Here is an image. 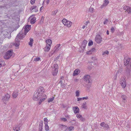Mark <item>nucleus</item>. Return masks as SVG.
I'll use <instances>...</instances> for the list:
<instances>
[{"label": "nucleus", "mask_w": 131, "mask_h": 131, "mask_svg": "<svg viewBox=\"0 0 131 131\" xmlns=\"http://www.w3.org/2000/svg\"><path fill=\"white\" fill-rule=\"evenodd\" d=\"M44 89L42 87H41L39 88L36 92H35L33 97V100L37 101L42 96L44 92Z\"/></svg>", "instance_id": "obj_1"}, {"label": "nucleus", "mask_w": 131, "mask_h": 131, "mask_svg": "<svg viewBox=\"0 0 131 131\" xmlns=\"http://www.w3.org/2000/svg\"><path fill=\"white\" fill-rule=\"evenodd\" d=\"M84 80L85 81V86L88 88H89L91 86L92 80L89 75H86L83 77Z\"/></svg>", "instance_id": "obj_2"}, {"label": "nucleus", "mask_w": 131, "mask_h": 131, "mask_svg": "<svg viewBox=\"0 0 131 131\" xmlns=\"http://www.w3.org/2000/svg\"><path fill=\"white\" fill-rule=\"evenodd\" d=\"M13 53V50H10L8 51L4 56V58L6 59L9 58L12 56Z\"/></svg>", "instance_id": "obj_3"}, {"label": "nucleus", "mask_w": 131, "mask_h": 131, "mask_svg": "<svg viewBox=\"0 0 131 131\" xmlns=\"http://www.w3.org/2000/svg\"><path fill=\"white\" fill-rule=\"evenodd\" d=\"M124 64L127 66H131V59L128 58L127 59H124Z\"/></svg>", "instance_id": "obj_4"}, {"label": "nucleus", "mask_w": 131, "mask_h": 131, "mask_svg": "<svg viewBox=\"0 0 131 131\" xmlns=\"http://www.w3.org/2000/svg\"><path fill=\"white\" fill-rule=\"evenodd\" d=\"M102 39V37L100 35H96L95 39V41L98 43H100L101 42Z\"/></svg>", "instance_id": "obj_5"}, {"label": "nucleus", "mask_w": 131, "mask_h": 131, "mask_svg": "<svg viewBox=\"0 0 131 131\" xmlns=\"http://www.w3.org/2000/svg\"><path fill=\"white\" fill-rule=\"evenodd\" d=\"M24 28V34L26 35L27 33L30 30L31 28V25H27L25 26H24V27H23V29Z\"/></svg>", "instance_id": "obj_6"}, {"label": "nucleus", "mask_w": 131, "mask_h": 131, "mask_svg": "<svg viewBox=\"0 0 131 131\" xmlns=\"http://www.w3.org/2000/svg\"><path fill=\"white\" fill-rule=\"evenodd\" d=\"M120 83L123 88H124L126 86V82L124 78H121L120 80Z\"/></svg>", "instance_id": "obj_7"}, {"label": "nucleus", "mask_w": 131, "mask_h": 131, "mask_svg": "<svg viewBox=\"0 0 131 131\" xmlns=\"http://www.w3.org/2000/svg\"><path fill=\"white\" fill-rule=\"evenodd\" d=\"M60 44H58L57 45V46L55 47V50L53 52L52 51L51 52V53L49 54V56H51L54 53V52L57 51L60 48Z\"/></svg>", "instance_id": "obj_8"}, {"label": "nucleus", "mask_w": 131, "mask_h": 131, "mask_svg": "<svg viewBox=\"0 0 131 131\" xmlns=\"http://www.w3.org/2000/svg\"><path fill=\"white\" fill-rule=\"evenodd\" d=\"M28 20H30V23L31 24H34L36 21V18L35 17L33 16H30Z\"/></svg>", "instance_id": "obj_9"}, {"label": "nucleus", "mask_w": 131, "mask_h": 131, "mask_svg": "<svg viewBox=\"0 0 131 131\" xmlns=\"http://www.w3.org/2000/svg\"><path fill=\"white\" fill-rule=\"evenodd\" d=\"M100 125L102 127H103L104 128L108 129L110 128L108 125L104 122H103L101 123Z\"/></svg>", "instance_id": "obj_10"}, {"label": "nucleus", "mask_w": 131, "mask_h": 131, "mask_svg": "<svg viewBox=\"0 0 131 131\" xmlns=\"http://www.w3.org/2000/svg\"><path fill=\"white\" fill-rule=\"evenodd\" d=\"M10 98V95L8 94H6L4 96L2 97V100L4 101H7L9 100Z\"/></svg>", "instance_id": "obj_11"}, {"label": "nucleus", "mask_w": 131, "mask_h": 131, "mask_svg": "<svg viewBox=\"0 0 131 131\" xmlns=\"http://www.w3.org/2000/svg\"><path fill=\"white\" fill-rule=\"evenodd\" d=\"M25 35L24 34V33H23L22 31H21L17 35V37H18L19 39H21L25 37Z\"/></svg>", "instance_id": "obj_12"}, {"label": "nucleus", "mask_w": 131, "mask_h": 131, "mask_svg": "<svg viewBox=\"0 0 131 131\" xmlns=\"http://www.w3.org/2000/svg\"><path fill=\"white\" fill-rule=\"evenodd\" d=\"M42 97L41 98L40 100L39 101V104H40L46 98V95L45 94H42V96H41Z\"/></svg>", "instance_id": "obj_13"}, {"label": "nucleus", "mask_w": 131, "mask_h": 131, "mask_svg": "<svg viewBox=\"0 0 131 131\" xmlns=\"http://www.w3.org/2000/svg\"><path fill=\"white\" fill-rule=\"evenodd\" d=\"M73 109L75 114L78 113L79 112V109L77 106L73 107Z\"/></svg>", "instance_id": "obj_14"}, {"label": "nucleus", "mask_w": 131, "mask_h": 131, "mask_svg": "<svg viewBox=\"0 0 131 131\" xmlns=\"http://www.w3.org/2000/svg\"><path fill=\"white\" fill-rule=\"evenodd\" d=\"M130 67L131 66H129H129H127L125 68V73L126 74H127V75H128L129 74L130 71Z\"/></svg>", "instance_id": "obj_15"}, {"label": "nucleus", "mask_w": 131, "mask_h": 131, "mask_svg": "<svg viewBox=\"0 0 131 131\" xmlns=\"http://www.w3.org/2000/svg\"><path fill=\"white\" fill-rule=\"evenodd\" d=\"M92 60H94L93 65H92V64H91L92 66L94 67H96V64L97 62V61L96 58L94 57H92Z\"/></svg>", "instance_id": "obj_16"}, {"label": "nucleus", "mask_w": 131, "mask_h": 131, "mask_svg": "<svg viewBox=\"0 0 131 131\" xmlns=\"http://www.w3.org/2000/svg\"><path fill=\"white\" fill-rule=\"evenodd\" d=\"M80 71L78 69H75L74 71L73 75V76H75L76 75H77L79 73H80Z\"/></svg>", "instance_id": "obj_17"}, {"label": "nucleus", "mask_w": 131, "mask_h": 131, "mask_svg": "<svg viewBox=\"0 0 131 131\" xmlns=\"http://www.w3.org/2000/svg\"><path fill=\"white\" fill-rule=\"evenodd\" d=\"M72 23L70 21H68L66 19V26L68 28L70 27L72 24Z\"/></svg>", "instance_id": "obj_18"}, {"label": "nucleus", "mask_w": 131, "mask_h": 131, "mask_svg": "<svg viewBox=\"0 0 131 131\" xmlns=\"http://www.w3.org/2000/svg\"><path fill=\"white\" fill-rule=\"evenodd\" d=\"M63 77H61L60 82L61 83V86L62 88H64V80H63Z\"/></svg>", "instance_id": "obj_19"}, {"label": "nucleus", "mask_w": 131, "mask_h": 131, "mask_svg": "<svg viewBox=\"0 0 131 131\" xmlns=\"http://www.w3.org/2000/svg\"><path fill=\"white\" fill-rule=\"evenodd\" d=\"M51 46L49 45H46V47L44 48V50L45 51H48L50 49Z\"/></svg>", "instance_id": "obj_20"}, {"label": "nucleus", "mask_w": 131, "mask_h": 131, "mask_svg": "<svg viewBox=\"0 0 131 131\" xmlns=\"http://www.w3.org/2000/svg\"><path fill=\"white\" fill-rule=\"evenodd\" d=\"M95 51V49L94 48H93L89 51L87 52V54H91L92 52H94Z\"/></svg>", "instance_id": "obj_21"}, {"label": "nucleus", "mask_w": 131, "mask_h": 131, "mask_svg": "<svg viewBox=\"0 0 131 131\" xmlns=\"http://www.w3.org/2000/svg\"><path fill=\"white\" fill-rule=\"evenodd\" d=\"M18 92L16 91H14L12 95V96L14 98H16L18 95Z\"/></svg>", "instance_id": "obj_22"}, {"label": "nucleus", "mask_w": 131, "mask_h": 131, "mask_svg": "<svg viewBox=\"0 0 131 131\" xmlns=\"http://www.w3.org/2000/svg\"><path fill=\"white\" fill-rule=\"evenodd\" d=\"M58 72V70L53 69L52 74L53 75L55 76L57 75Z\"/></svg>", "instance_id": "obj_23"}, {"label": "nucleus", "mask_w": 131, "mask_h": 131, "mask_svg": "<svg viewBox=\"0 0 131 131\" xmlns=\"http://www.w3.org/2000/svg\"><path fill=\"white\" fill-rule=\"evenodd\" d=\"M44 124H45V130L47 131H48L49 129V127L48 125V123L47 122H45Z\"/></svg>", "instance_id": "obj_24"}, {"label": "nucleus", "mask_w": 131, "mask_h": 131, "mask_svg": "<svg viewBox=\"0 0 131 131\" xmlns=\"http://www.w3.org/2000/svg\"><path fill=\"white\" fill-rule=\"evenodd\" d=\"M60 127L61 128L62 130H66V126L62 124H60L59 125Z\"/></svg>", "instance_id": "obj_25"}, {"label": "nucleus", "mask_w": 131, "mask_h": 131, "mask_svg": "<svg viewBox=\"0 0 131 131\" xmlns=\"http://www.w3.org/2000/svg\"><path fill=\"white\" fill-rule=\"evenodd\" d=\"M46 42L47 43V45H50L52 43V40L50 39H48L46 40Z\"/></svg>", "instance_id": "obj_26"}, {"label": "nucleus", "mask_w": 131, "mask_h": 131, "mask_svg": "<svg viewBox=\"0 0 131 131\" xmlns=\"http://www.w3.org/2000/svg\"><path fill=\"white\" fill-rule=\"evenodd\" d=\"M74 127L73 126H71L68 127L67 129H66V130L68 131H71L72 130H73L74 129Z\"/></svg>", "instance_id": "obj_27"}, {"label": "nucleus", "mask_w": 131, "mask_h": 131, "mask_svg": "<svg viewBox=\"0 0 131 131\" xmlns=\"http://www.w3.org/2000/svg\"><path fill=\"white\" fill-rule=\"evenodd\" d=\"M109 3V1L107 0H105L104 1V3L103 4V6H106Z\"/></svg>", "instance_id": "obj_28"}, {"label": "nucleus", "mask_w": 131, "mask_h": 131, "mask_svg": "<svg viewBox=\"0 0 131 131\" xmlns=\"http://www.w3.org/2000/svg\"><path fill=\"white\" fill-rule=\"evenodd\" d=\"M34 41L33 39L32 38H30V42H29V45L31 47L32 46L33 42Z\"/></svg>", "instance_id": "obj_29"}, {"label": "nucleus", "mask_w": 131, "mask_h": 131, "mask_svg": "<svg viewBox=\"0 0 131 131\" xmlns=\"http://www.w3.org/2000/svg\"><path fill=\"white\" fill-rule=\"evenodd\" d=\"M54 67L53 69L57 70L58 69V65L57 64H54L53 66Z\"/></svg>", "instance_id": "obj_30"}, {"label": "nucleus", "mask_w": 131, "mask_h": 131, "mask_svg": "<svg viewBox=\"0 0 131 131\" xmlns=\"http://www.w3.org/2000/svg\"><path fill=\"white\" fill-rule=\"evenodd\" d=\"M43 126V122H41L39 124V129L40 131H42Z\"/></svg>", "instance_id": "obj_31"}, {"label": "nucleus", "mask_w": 131, "mask_h": 131, "mask_svg": "<svg viewBox=\"0 0 131 131\" xmlns=\"http://www.w3.org/2000/svg\"><path fill=\"white\" fill-rule=\"evenodd\" d=\"M121 98L124 101L123 102H125V101H126L127 98L125 95H122L121 96Z\"/></svg>", "instance_id": "obj_32"}, {"label": "nucleus", "mask_w": 131, "mask_h": 131, "mask_svg": "<svg viewBox=\"0 0 131 131\" xmlns=\"http://www.w3.org/2000/svg\"><path fill=\"white\" fill-rule=\"evenodd\" d=\"M13 129L15 131H19L20 130V127L15 126L13 127Z\"/></svg>", "instance_id": "obj_33"}, {"label": "nucleus", "mask_w": 131, "mask_h": 131, "mask_svg": "<svg viewBox=\"0 0 131 131\" xmlns=\"http://www.w3.org/2000/svg\"><path fill=\"white\" fill-rule=\"evenodd\" d=\"M86 102H85L83 103L82 105V107L85 109H86Z\"/></svg>", "instance_id": "obj_34"}, {"label": "nucleus", "mask_w": 131, "mask_h": 131, "mask_svg": "<svg viewBox=\"0 0 131 131\" xmlns=\"http://www.w3.org/2000/svg\"><path fill=\"white\" fill-rule=\"evenodd\" d=\"M37 8V6H33L30 8V10H32L34 9L35 10H36V9Z\"/></svg>", "instance_id": "obj_35"}, {"label": "nucleus", "mask_w": 131, "mask_h": 131, "mask_svg": "<svg viewBox=\"0 0 131 131\" xmlns=\"http://www.w3.org/2000/svg\"><path fill=\"white\" fill-rule=\"evenodd\" d=\"M54 99V97H53L49 99L48 100V102L50 103L51 102H52L53 100Z\"/></svg>", "instance_id": "obj_36"}, {"label": "nucleus", "mask_w": 131, "mask_h": 131, "mask_svg": "<svg viewBox=\"0 0 131 131\" xmlns=\"http://www.w3.org/2000/svg\"><path fill=\"white\" fill-rule=\"evenodd\" d=\"M4 62L0 59V68L1 67L4 63Z\"/></svg>", "instance_id": "obj_37"}, {"label": "nucleus", "mask_w": 131, "mask_h": 131, "mask_svg": "<svg viewBox=\"0 0 131 131\" xmlns=\"http://www.w3.org/2000/svg\"><path fill=\"white\" fill-rule=\"evenodd\" d=\"M58 10H56L54 12H52V15H56V13L57 12Z\"/></svg>", "instance_id": "obj_38"}, {"label": "nucleus", "mask_w": 131, "mask_h": 131, "mask_svg": "<svg viewBox=\"0 0 131 131\" xmlns=\"http://www.w3.org/2000/svg\"><path fill=\"white\" fill-rule=\"evenodd\" d=\"M18 38H18V37H17V36H16V37L15 40V43H16V42H17V43L19 42V40Z\"/></svg>", "instance_id": "obj_39"}, {"label": "nucleus", "mask_w": 131, "mask_h": 131, "mask_svg": "<svg viewBox=\"0 0 131 131\" xmlns=\"http://www.w3.org/2000/svg\"><path fill=\"white\" fill-rule=\"evenodd\" d=\"M123 8L124 10L127 11V10H128V8H129V7L126 6H124Z\"/></svg>", "instance_id": "obj_40"}, {"label": "nucleus", "mask_w": 131, "mask_h": 131, "mask_svg": "<svg viewBox=\"0 0 131 131\" xmlns=\"http://www.w3.org/2000/svg\"><path fill=\"white\" fill-rule=\"evenodd\" d=\"M93 42L91 40H90L88 43V45L89 46H91L93 45Z\"/></svg>", "instance_id": "obj_41"}, {"label": "nucleus", "mask_w": 131, "mask_h": 131, "mask_svg": "<svg viewBox=\"0 0 131 131\" xmlns=\"http://www.w3.org/2000/svg\"><path fill=\"white\" fill-rule=\"evenodd\" d=\"M71 124L72 125H74L75 123V120H73L72 121H70V122Z\"/></svg>", "instance_id": "obj_42"}, {"label": "nucleus", "mask_w": 131, "mask_h": 131, "mask_svg": "<svg viewBox=\"0 0 131 131\" xmlns=\"http://www.w3.org/2000/svg\"><path fill=\"white\" fill-rule=\"evenodd\" d=\"M79 90L77 91L76 92V96L77 97L79 96Z\"/></svg>", "instance_id": "obj_43"}, {"label": "nucleus", "mask_w": 131, "mask_h": 131, "mask_svg": "<svg viewBox=\"0 0 131 131\" xmlns=\"http://www.w3.org/2000/svg\"><path fill=\"white\" fill-rule=\"evenodd\" d=\"M86 45L85 44H83L82 43L81 47L82 48V49H84Z\"/></svg>", "instance_id": "obj_44"}, {"label": "nucleus", "mask_w": 131, "mask_h": 131, "mask_svg": "<svg viewBox=\"0 0 131 131\" xmlns=\"http://www.w3.org/2000/svg\"><path fill=\"white\" fill-rule=\"evenodd\" d=\"M80 120L81 121H82L84 122L85 121V119L84 118L82 117V116L81 118H80Z\"/></svg>", "instance_id": "obj_45"}, {"label": "nucleus", "mask_w": 131, "mask_h": 131, "mask_svg": "<svg viewBox=\"0 0 131 131\" xmlns=\"http://www.w3.org/2000/svg\"><path fill=\"white\" fill-rule=\"evenodd\" d=\"M128 14H129L131 13V7H129V8H128V10H127Z\"/></svg>", "instance_id": "obj_46"}, {"label": "nucleus", "mask_w": 131, "mask_h": 131, "mask_svg": "<svg viewBox=\"0 0 131 131\" xmlns=\"http://www.w3.org/2000/svg\"><path fill=\"white\" fill-rule=\"evenodd\" d=\"M109 53V52L107 50H106L102 54L103 55H104L105 54H108Z\"/></svg>", "instance_id": "obj_47"}, {"label": "nucleus", "mask_w": 131, "mask_h": 131, "mask_svg": "<svg viewBox=\"0 0 131 131\" xmlns=\"http://www.w3.org/2000/svg\"><path fill=\"white\" fill-rule=\"evenodd\" d=\"M82 115L79 114H78L76 115L77 117L78 118H81V117Z\"/></svg>", "instance_id": "obj_48"}, {"label": "nucleus", "mask_w": 131, "mask_h": 131, "mask_svg": "<svg viewBox=\"0 0 131 131\" xmlns=\"http://www.w3.org/2000/svg\"><path fill=\"white\" fill-rule=\"evenodd\" d=\"M87 43V41L86 40H84L83 41L82 43L83 44H85V45H86Z\"/></svg>", "instance_id": "obj_49"}, {"label": "nucleus", "mask_w": 131, "mask_h": 131, "mask_svg": "<svg viewBox=\"0 0 131 131\" xmlns=\"http://www.w3.org/2000/svg\"><path fill=\"white\" fill-rule=\"evenodd\" d=\"M93 8L92 7H90V11L91 13H92L93 12Z\"/></svg>", "instance_id": "obj_50"}, {"label": "nucleus", "mask_w": 131, "mask_h": 131, "mask_svg": "<svg viewBox=\"0 0 131 131\" xmlns=\"http://www.w3.org/2000/svg\"><path fill=\"white\" fill-rule=\"evenodd\" d=\"M35 0H31L30 1V3L31 4L33 5L35 3Z\"/></svg>", "instance_id": "obj_51"}, {"label": "nucleus", "mask_w": 131, "mask_h": 131, "mask_svg": "<svg viewBox=\"0 0 131 131\" xmlns=\"http://www.w3.org/2000/svg\"><path fill=\"white\" fill-rule=\"evenodd\" d=\"M66 21V19H64L62 20V21L63 23V24H64V25H66V22L65 21Z\"/></svg>", "instance_id": "obj_52"}, {"label": "nucleus", "mask_w": 131, "mask_h": 131, "mask_svg": "<svg viewBox=\"0 0 131 131\" xmlns=\"http://www.w3.org/2000/svg\"><path fill=\"white\" fill-rule=\"evenodd\" d=\"M40 59V58H36L34 60L35 61H38Z\"/></svg>", "instance_id": "obj_53"}, {"label": "nucleus", "mask_w": 131, "mask_h": 131, "mask_svg": "<svg viewBox=\"0 0 131 131\" xmlns=\"http://www.w3.org/2000/svg\"><path fill=\"white\" fill-rule=\"evenodd\" d=\"M48 120L47 118H45L44 119V121L45 122H47L48 123V122L47 121Z\"/></svg>", "instance_id": "obj_54"}, {"label": "nucleus", "mask_w": 131, "mask_h": 131, "mask_svg": "<svg viewBox=\"0 0 131 131\" xmlns=\"http://www.w3.org/2000/svg\"><path fill=\"white\" fill-rule=\"evenodd\" d=\"M19 45V43L16 42V43H15V46L16 47L18 46Z\"/></svg>", "instance_id": "obj_55"}, {"label": "nucleus", "mask_w": 131, "mask_h": 131, "mask_svg": "<svg viewBox=\"0 0 131 131\" xmlns=\"http://www.w3.org/2000/svg\"><path fill=\"white\" fill-rule=\"evenodd\" d=\"M111 31L112 32H113L114 31V29L113 27H112L111 28Z\"/></svg>", "instance_id": "obj_56"}, {"label": "nucleus", "mask_w": 131, "mask_h": 131, "mask_svg": "<svg viewBox=\"0 0 131 131\" xmlns=\"http://www.w3.org/2000/svg\"><path fill=\"white\" fill-rule=\"evenodd\" d=\"M108 20L107 19H106L105 20V21L104 22V24H107V23L108 21Z\"/></svg>", "instance_id": "obj_57"}, {"label": "nucleus", "mask_w": 131, "mask_h": 131, "mask_svg": "<svg viewBox=\"0 0 131 131\" xmlns=\"http://www.w3.org/2000/svg\"><path fill=\"white\" fill-rule=\"evenodd\" d=\"M59 57H60V56H58L57 57L55 58L54 59V61H56L58 60L59 58Z\"/></svg>", "instance_id": "obj_58"}, {"label": "nucleus", "mask_w": 131, "mask_h": 131, "mask_svg": "<svg viewBox=\"0 0 131 131\" xmlns=\"http://www.w3.org/2000/svg\"><path fill=\"white\" fill-rule=\"evenodd\" d=\"M60 119L61 121H63L64 122L66 121V118H61Z\"/></svg>", "instance_id": "obj_59"}, {"label": "nucleus", "mask_w": 131, "mask_h": 131, "mask_svg": "<svg viewBox=\"0 0 131 131\" xmlns=\"http://www.w3.org/2000/svg\"><path fill=\"white\" fill-rule=\"evenodd\" d=\"M83 100L82 98H77V100L78 101Z\"/></svg>", "instance_id": "obj_60"}, {"label": "nucleus", "mask_w": 131, "mask_h": 131, "mask_svg": "<svg viewBox=\"0 0 131 131\" xmlns=\"http://www.w3.org/2000/svg\"><path fill=\"white\" fill-rule=\"evenodd\" d=\"M82 99L83 100H84V99L87 100L88 99V97L86 96V97H82Z\"/></svg>", "instance_id": "obj_61"}, {"label": "nucleus", "mask_w": 131, "mask_h": 131, "mask_svg": "<svg viewBox=\"0 0 131 131\" xmlns=\"http://www.w3.org/2000/svg\"><path fill=\"white\" fill-rule=\"evenodd\" d=\"M74 81L76 82H77L79 81V80L77 79H74Z\"/></svg>", "instance_id": "obj_62"}, {"label": "nucleus", "mask_w": 131, "mask_h": 131, "mask_svg": "<svg viewBox=\"0 0 131 131\" xmlns=\"http://www.w3.org/2000/svg\"><path fill=\"white\" fill-rule=\"evenodd\" d=\"M49 0H47L46 2V4H48L49 3Z\"/></svg>", "instance_id": "obj_63"}, {"label": "nucleus", "mask_w": 131, "mask_h": 131, "mask_svg": "<svg viewBox=\"0 0 131 131\" xmlns=\"http://www.w3.org/2000/svg\"><path fill=\"white\" fill-rule=\"evenodd\" d=\"M43 9V6L41 7L40 8V11L41 10Z\"/></svg>", "instance_id": "obj_64"}]
</instances>
